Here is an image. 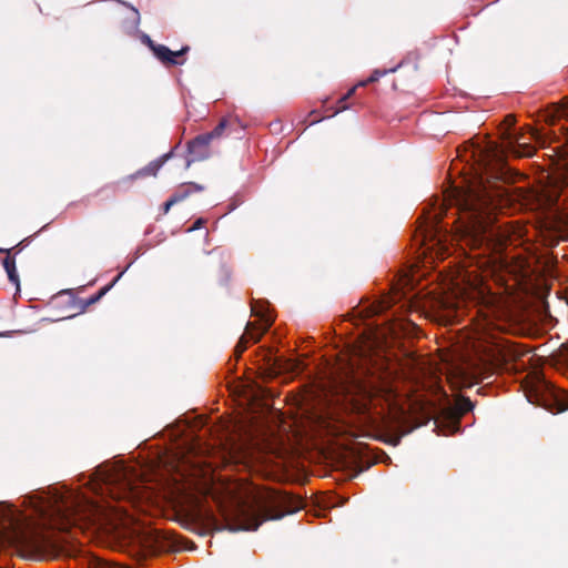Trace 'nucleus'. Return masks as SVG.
<instances>
[{
  "label": "nucleus",
  "mask_w": 568,
  "mask_h": 568,
  "mask_svg": "<svg viewBox=\"0 0 568 568\" xmlns=\"http://www.w3.org/2000/svg\"><path fill=\"white\" fill-rule=\"evenodd\" d=\"M150 41H153L149 36L143 37V42L150 48Z\"/></svg>",
  "instance_id": "obj_29"
},
{
  "label": "nucleus",
  "mask_w": 568,
  "mask_h": 568,
  "mask_svg": "<svg viewBox=\"0 0 568 568\" xmlns=\"http://www.w3.org/2000/svg\"><path fill=\"white\" fill-rule=\"evenodd\" d=\"M516 119L513 114H508L505 116L503 124L506 129L501 132V138L508 141L509 148L513 149V152L516 156L519 158H530L535 154V148L527 143H519V138L513 136L510 133V129L515 125Z\"/></svg>",
  "instance_id": "obj_6"
},
{
  "label": "nucleus",
  "mask_w": 568,
  "mask_h": 568,
  "mask_svg": "<svg viewBox=\"0 0 568 568\" xmlns=\"http://www.w3.org/2000/svg\"><path fill=\"white\" fill-rule=\"evenodd\" d=\"M204 190V186L197 183H189L187 185H183L180 190L174 192L171 196L175 200L176 203L184 201L192 191L201 192Z\"/></svg>",
  "instance_id": "obj_15"
},
{
  "label": "nucleus",
  "mask_w": 568,
  "mask_h": 568,
  "mask_svg": "<svg viewBox=\"0 0 568 568\" xmlns=\"http://www.w3.org/2000/svg\"><path fill=\"white\" fill-rule=\"evenodd\" d=\"M457 410L459 414L464 415L473 409V403L468 397H460L457 400Z\"/></svg>",
  "instance_id": "obj_20"
},
{
  "label": "nucleus",
  "mask_w": 568,
  "mask_h": 568,
  "mask_svg": "<svg viewBox=\"0 0 568 568\" xmlns=\"http://www.w3.org/2000/svg\"><path fill=\"white\" fill-rule=\"evenodd\" d=\"M358 88H362L361 85H358V83H357V84H355L353 88H351V89H349V90H348V91H347V92H346V93H345V94L339 99V102H346L348 99H351V98L355 94V92H356V90H357Z\"/></svg>",
  "instance_id": "obj_25"
},
{
  "label": "nucleus",
  "mask_w": 568,
  "mask_h": 568,
  "mask_svg": "<svg viewBox=\"0 0 568 568\" xmlns=\"http://www.w3.org/2000/svg\"><path fill=\"white\" fill-rule=\"evenodd\" d=\"M172 153H166L159 159L150 162L146 166L142 168L141 170L136 171L134 174H131L126 178V180H135L138 178H145V176H155L159 172V170L163 166V164L171 158Z\"/></svg>",
  "instance_id": "obj_11"
},
{
  "label": "nucleus",
  "mask_w": 568,
  "mask_h": 568,
  "mask_svg": "<svg viewBox=\"0 0 568 568\" xmlns=\"http://www.w3.org/2000/svg\"><path fill=\"white\" fill-rule=\"evenodd\" d=\"M227 125L229 121L226 119H222L211 132L204 133V135L207 136V139L212 142L213 140L220 139L224 134Z\"/></svg>",
  "instance_id": "obj_18"
},
{
  "label": "nucleus",
  "mask_w": 568,
  "mask_h": 568,
  "mask_svg": "<svg viewBox=\"0 0 568 568\" xmlns=\"http://www.w3.org/2000/svg\"><path fill=\"white\" fill-rule=\"evenodd\" d=\"M174 204H176L175 200L173 196H170V199L163 204V213L166 214Z\"/></svg>",
  "instance_id": "obj_26"
},
{
  "label": "nucleus",
  "mask_w": 568,
  "mask_h": 568,
  "mask_svg": "<svg viewBox=\"0 0 568 568\" xmlns=\"http://www.w3.org/2000/svg\"><path fill=\"white\" fill-rule=\"evenodd\" d=\"M396 69H390V70H374L372 72V74L366 79V80H363V81H359L358 82V85L361 87H366L371 83H374L376 81H378L383 75L387 74L388 72H394Z\"/></svg>",
  "instance_id": "obj_19"
},
{
  "label": "nucleus",
  "mask_w": 568,
  "mask_h": 568,
  "mask_svg": "<svg viewBox=\"0 0 568 568\" xmlns=\"http://www.w3.org/2000/svg\"><path fill=\"white\" fill-rule=\"evenodd\" d=\"M270 326L271 324L267 323L264 327L261 328L254 323H247L245 333L241 336L234 348L236 356H241V354L247 348L248 342H258L261 336L268 329Z\"/></svg>",
  "instance_id": "obj_9"
},
{
  "label": "nucleus",
  "mask_w": 568,
  "mask_h": 568,
  "mask_svg": "<svg viewBox=\"0 0 568 568\" xmlns=\"http://www.w3.org/2000/svg\"><path fill=\"white\" fill-rule=\"evenodd\" d=\"M91 490L104 498L113 500H134L140 497L139 479L128 466L100 467L89 481Z\"/></svg>",
  "instance_id": "obj_4"
},
{
  "label": "nucleus",
  "mask_w": 568,
  "mask_h": 568,
  "mask_svg": "<svg viewBox=\"0 0 568 568\" xmlns=\"http://www.w3.org/2000/svg\"><path fill=\"white\" fill-rule=\"evenodd\" d=\"M150 50L165 67H173L174 63H176L174 60H170L171 50L166 45L156 44L154 41H150Z\"/></svg>",
  "instance_id": "obj_14"
},
{
  "label": "nucleus",
  "mask_w": 568,
  "mask_h": 568,
  "mask_svg": "<svg viewBox=\"0 0 568 568\" xmlns=\"http://www.w3.org/2000/svg\"><path fill=\"white\" fill-rule=\"evenodd\" d=\"M123 273H120L115 276V278L108 285L103 286L97 294L92 295L91 297H89L85 302H84V305H83V310H85V307H88L89 305H92L97 302H99L112 287L113 285L120 280V277L122 276Z\"/></svg>",
  "instance_id": "obj_17"
},
{
  "label": "nucleus",
  "mask_w": 568,
  "mask_h": 568,
  "mask_svg": "<svg viewBox=\"0 0 568 568\" xmlns=\"http://www.w3.org/2000/svg\"><path fill=\"white\" fill-rule=\"evenodd\" d=\"M143 547L150 551H164L172 545V536L158 529H148L140 537Z\"/></svg>",
  "instance_id": "obj_7"
},
{
  "label": "nucleus",
  "mask_w": 568,
  "mask_h": 568,
  "mask_svg": "<svg viewBox=\"0 0 568 568\" xmlns=\"http://www.w3.org/2000/svg\"><path fill=\"white\" fill-rule=\"evenodd\" d=\"M410 325H412L410 323H404V322L393 323L389 326V333L393 334V335H397L400 332L407 331L406 326H410Z\"/></svg>",
  "instance_id": "obj_22"
},
{
  "label": "nucleus",
  "mask_w": 568,
  "mask_h": 568,
  "mask_svg": "<svg viewBox=\"0 0 568 568\" xmlns=\"http://www.w3.org/2000/svg\"><path fill=\"white\" fill-rule=\"evenodd\" d=\"M308 116L311 118V120L308 121V125H313L315 123L321 122L323 119H325V116H318L316 110L311 111ZM326 118H328V116L326 115Z\"/></svg>",
  "instance_id": "obj_24"
},
{
  "label": "nucleus",
  "mask_w": 568,
  "mask_h": 568,
  "mask_svg": "<svg viewBox=\"0 0 568 568\" xmlns=\"http://www.w3.org/2000/svg\"><path fill=\"white\" fill-rule=\"evenodd\" d=\"M205 223V220L203 219H199L194 222L193 226L190 229V231H193V230H199L200 227H202V225Z\"/></svg>",
  "instance_id": "obj_27"
},
{
  "label": "nucleus",
  "mask_w": 568,
  "mask_h": 568,
  "mask_svg": "<svg viewBox=\"0 0 568 568\" xmlns=\"http://www.w3.org/2000/svg\"><path fill=\"white\" fill-rule=\"evenodd\" d=\"M361 359L359 355L351 356L347 363L343 364L339 368L342 371L341 379L362 389L371 405H374V402L377 399L390 404L395 399L393 386L385 381L368 382V385H366L365 378L367 377L368 368L359 365Z\"/></svg>",
  "instance_id": "obj_5"
},
{
  "label": "nucleus",
  "mask_w": 568,
  "mask_h": 568,
  "mask_svg": "<svg viewBox=\"0 0 568 568\" xmlns=\"http://www.w3.org/2000/svg\"><path fill=\"white\" fill-rule=\"evenodd\" d=\"M210 144L211 141L204 134H200L191 140L187 143V151L191 159L187 161L186 166L189 168L191 162L203 161L210 158Z\"/></svg>",
  "instance_id": "obj_8"
},
{
  "label": "nucleus",
  "mask_w": 568,
  "mask_h": 568,
  "mask_svg": "<svg viewBox=\"0 0 568 568\" xmlns=\"http://www.w3.org/2000/svg\"><path fill=\"white\" fill-rule=\"evenodd\" d=\"M190 50V47L185 45L183 47L182 49L178 50V51H172L171 50V54H170V60H174L176 63H174V65H181L184 63V59H182V57L187 53Z\"/></svg>",
  "instance_id": "obj_21"
},
{
  "label": "nucleus",
  "mask_w": 568,
  "mask_h": 568,
  "mask_svg": "<svg viewBox=\"0 0 568 568\" xmlns=\"http://www.w3.org/2000/svg\"><path fill=\"white\" fill-rule=\"evenodd\" d=\"M135 16H136V20L139 21L140 20V14H139V11L135 9V8H132Z\"/></svg>",
  "instance_id": "obj_30"
},
{
  "label": "nucleus",
  "mask_w": 568,
  "mask_h": 568,
  "mask_svg": "<svg viewBox=\"0 0 568 568\" xmlns=\"http://www.w3.org/2000/svg\"><path fill=\"white\" fill-rule=\"evenodd\" d=\"M557 114L561 118L568 119V105H565L560 110H558Z\"/></svg>",
  "instance_id": "obj_28"
},
{
  "label": "nucleus",
  "mask_w": 568,
  "mask_h": 568,
  "mask_svg": "<svg viewBox=\"0 0 568 568\" xmlns=\"http://www.w3.org/2000/svg\"><path fill=\"white\" fill-rule=\"evenodd\" d=\"M486 355L491 364H500L507 361L509 349L501 341H494L486 347Z\"/></svg>",
  "instance_id": "obj_10"
},
{
  "label": "nucleus",
  "mask_w": 568,
  "mask_h": 568,
  "mask_svg": "<svg viewBox=\"0 0 568 568\" xmlns=\"http://www.w3.org/2000/svg\"><path fill=\"white\" fill-rule=\"evenodd\" d=\"M503 150L493 141L474 146L473 158H478L477 176L465 187H455L442 203L429 213L420 227L423 242L442 243L447 230L442 225L448 210L455 207L453 224L456 235L471 250L500 251L508 240L507 233L496 223L495 212L504 195L499 182L506 181Z\"/></svg>",
  "instance_id": "obj_1"
},
{
  "label": "nucleus",
  "mask_w": 568,
  "mask_h": 568,
  "mask_svg": "<svg viewBox=\"0 0 568 568\" xmlns=\"http://www.w3.org/2000/svg\"><path fill=\"white\" fill-rule=\"evenodd\" d=\"M392 303H393V298H390V297H386L381 301H377V302L373 303L368 308L365 310V316L369 317V316L378 315V314L385 312L386 310H388L392 306Z\"/></svg>",
  "instance_id": "obj_16"
},
{
  "label": "nucleus",
  "mask_w": 568,
  "mask_h": 568,
  "mask_svg": "<svg viewBox=\"0 0 568 568\" xmlns=\"http://www.w3.org/2000/svg\"><path fill=\"white\" fill-rule=\"evenodd\" d=\"M301 508V500L293 496L272 488L256 489L251 501L236 506L233 518L225 517L220 523L214 516H210L214 530H256L264 521L278 520Z\"/></svg>",
  "instance_id": "obj_3"
},
{
  "label": "nucleus",
  "mask_w": 568,
  "mask_h": 568,
  "mask_svg": "<svg viewBox=\"0 0 568 568\" xmlns=\"http://www.w3.org/2000/svg\"><path fill=\"white\" fill-rule=\"evenodd\" d=\"M13 248H0L1 253H6V257L2 261L3 267L7 272L9 281L19 288L20 280L16 267V257L12 255Z\"/></svg>",
  "instance_id": "obj_13"
},
{
  "label": "nucleus",
  "mask_w": 568,
  "mask_h": 568,
  "mask_svg": "<svg viewBox=\"0 0 568 568\" xmlns=\"http://www.w3.org/2000/svg\"><path fill=\"white\" fill-rule=\"evenodd\" d=\"M349 109V105L346 103V102H339V100L337 101V106L336 108H328V110L332 111L331 114H328L327 116H335L336 114L343 112V111H346Z\"/></svg>",
  "instance_id": "obj_23"
},
{
  "label": "nucleus",
  "mask_w": 568,
  "mask_h": 568,
  "mask_svg": "<svg viewBox=\"0 0 568 568\" xmlns=\"http://www.w3.org/2000/svg\"><path fill=\"white\" fill-rule=\"evenodd\" d=\"M540 387L545 388L549 393V396L554 399L558 412L568 409V392L559 389L551 384L542 381Z\"/></svg>",
  "instance_id": "obj_12"
},
{
  "label": "nucleus",
  "mask_w": 568,
  "mask_h": 568,
  "mask_svg": "<svg viewBox=\"0 0 568 568\" xmlns=\"http://www.w3.org/2000/svg\"><path fill=\"white\" fill-rule=\"evenodd\" d=\"M38 517V527L30 528L19 518L10 516L0 520V542L17 544L34 549L54 547L57 541L50 530L68 531L81 523L116 528L128 524V514L108 501L92 500L71 490L43 493L28 498Z\"/></svg>",
  "instance_id": "obj_2"
}]
</instances>
